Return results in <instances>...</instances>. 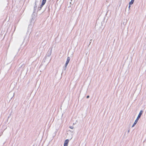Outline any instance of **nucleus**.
<instances>
[{
  "instance_id": "f257e3e1",
  "label": "nucleus",
  "mask_w": 146,
  "mask_h": 146,
  "mask_svg": "<svg viewBox=\"0 0 146 146\" xmlns=\"http://www.w3.org/2000/svg\"><path fill=\"white\" fill-rule=\"evenodd\" d=\"M143 111L142 110H141L139 114L136 119L134 123L133 124V125H132V127H133L138 122V120H139V118L141 116V115L143 113Z\"/></svg>"
},
{
  "instance_id": "f03ea898",
  "label": "nucleus",
  "mask_w": 146,
  "mask_h": 146,
  "mask_svg": "<svg viewBox=\"0 0 146 146\" xmlns=\"http://www.w3.org/2000/svg\"><path fill=\"white\" fill-rule=\"evenodd\" d=\"M46 1V0H42V4L40 5V9L42 7L43 5L45 4Z\"/></svg>"
},
{
  "instance_id": "7ed1b4c3",
  "label": "nucleus",
  "mask_w": 146,
  "mask_h": 146,
  "mask_svg": "<svg viewBox=\"0 0 146 146\" xmlns=\"http://www.w3.org/2000/svg\"><path fill=\"white\" fill-rule=\"evenodd\" d=\"M70 60V58L69 57H68L67 58V60L66 63L68 64V63L69 62Z\"/></svg>"
},
{
  "instance_id": "20e7f679",
  "label": "nucleus",
  "mask_w": 146,
  "mask_h": 146,
  "mask_svg": "<svg viewBox=\"0 0 146 146\" xmlns=\"http://www.w3.org/2000/svg\"><path fill=\"white\" fill-rule=\"evenodd\" d=\"M52 49H51L50 51H48V55L49 56L51 55V53H52Z\"/></svg>"
},
{
  "instance_id": "39448f33",
  "label": "nucleus",
  "mask_w": 146,
  "mask_h": 146,
  "mask_svg": "<svg viewBox=\"0 0 146 146\" xmlns=\"http://www.w3.org/2000/svg\"><path fill=\"white\" fill-rule=\"evenodd\" d=\"M68 142L69 140L68 139H66L65 141L64 144H68Z\"/></svg>"
},
{
  "instance_id": "423d86ee",
  "label": "nucleus",
  "mask_w": 146,
  "mask_h": 146,
  "mask_svg": "<svg viewBox=\"0 0 146 146\" xmlns=\"http://www.w3.org/2000/svg\"><path fill=\"white\" fill-rule=\"evenodd\" d=\"M134 0H131V1L129 2V5H131L134 2Z\"/></svg>"
},
{
  "instance_id": "0eeeda50",
  "label": "nucleus",
  "mask_w": 146,
  "mask_h": 146,
  "mask_svg": "<svg viewBox=\"0 0 146 146\" xmlns=\"http://www.w3.org/2000/svg\"><path fill=\"white\" fill-rule=\"evenodd\" d=\"M68 64H67V63H66L65 65L64 70H66V69L67 67Z\"/></svg>"
},
{
  "instance_id": "6e6552de",
  "label": "nucleus",
  "mask_w": 146,
  "mask_h": 146,
  "mask_svg": "<svg viewBox=\"0 0 146 146\" xmlns=\"http://www.w3.org/2000/svg\"><path fill=\"white\" fill-rule=\"evenodd\" d=\"M71 129H73L74 128V127L72 126H70L69 127Z\"/></svg>"
},
{
  "instance_id": "1a4fd4ad",
  "label": "nucleus",
  "mask_w": 146,
  "mask_h": 146,
  "mask_svg": "<svg viewBox=\"0 0 146 146\" xmlns=\"http://www.w3.org/2000/svg\"><path fill=\"white\" fill-rule=\"evenodd\" d=\"M72 0H71V2H70V4H71L72 5H73L74 4L73 2H72Z\"/></svg>"
},
{
  "instance_id": "9d476101",
  "label": "nucleus",
  "mask_w": 146,
  "mask_h": 146,
  "mask_svg": "<svg viewBox=\"0 0 146 146\" xmlns=\"http://www.w3.org/2000/svg\"><path fill=\"white\" fill-rule=\"evenodd\" d=\"M64 146H68V144H64Z\"/></svg>"
},
{
  "instance_id": "9b49d317",
  "label": "nucleus",
  "mask_w": 146,
  "mask_h": 146,
  "mask_svg": "<svg viewBox=\"0 0 146 146\" xmlns=\"http://www.w3.org/2000/svg\"><path fill=\"white\" fill-rule=\"evenodd\" d=\"M130 5H130L129 4V6L128 7H129V9H130V7H131Z\"/></svg>"
},
{
  "instance_id": "f8f14e48",
  "label": "nucleus",
  "mask_w": 146,
  "mask_h": 146,
  "mask_svg": "<svg viewBox=\"0 0 146 146\" xmlns=\"http://www.w3.org/2000/svg\"><path fill=\"white\" fill-rule=\"evenodd\" d=\"M89 98V96H88L87 97H86V98Z\"/></svg>"
},
{
  "instance_id": "ddd939ff",
  "label": "nucleus",
  "mask_w": 146,
  "mask_h": 146,
  "mask_svg": "<svg viewBox=\"0 0 146 146\" xmlns=\"http://www.w3.org/2000/svg\"><path fill=\"white\" fill-rule=\"evenodd\" d=\"M37 1H36L35 2L36 5V3L37 2Z\"/></svg>"
},
{
  "instance_id": "4468645a",
  "label": "nucleus",
  "mask_w": 146,
  "mask_h": 146,
  "mask_svg": "<svg viewBox=\"0 0 146 146\" xmlns=\"http://www.w3.org/2000/svg\"><path fill=\"white\" fill-rule=\"evenodd\" d=\"M20 64H19V66L21 67V66L20 65Z\"/></svg>"
},
{
  "instance_id": "2eb2a0df",
  "label": "nucleus",
  "mask_w": 146,
  "mask_h": 146,
  "mask_svg": "<svg viewBox=\"0 0 146 146\" xmlns=\"http://www.w3.org/2000/svg\"><path fill=\"white\" fill-rule=\"evenodd\" d=\"M129 130L128 131V133H129Z\"/></svg>"
},
{
  "instance_id": "dca6fc26",
  "label": "nucleus",
  "mask_w": 146,
  "mask_h": 146,
  "mask_svg": "<svg viewBox=\"0 0 146 146\" xmlns=\"http://www.w3.org/2000/svg\"><path fill=\"white\" fill-rule=\"evenodd\" d=\"M123 24H125V23H124V22H123Z\"/></svg>"
}]
</instances>
